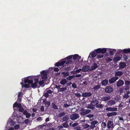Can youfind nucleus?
<instances>
[{"mask_svg":"<svg viewBox=\"0 0 130 130\" xmlns=\"http://www.w3.org/2000/svg\"><path fill=\"white\" fill-rule=\"evenodd\" d=\"M31 84V87L33 89H35L36 88H38L37 86V84L35 83H32Z\"/></svg>","mask_w":130,"mask_h":130,"instance_id":"obj_29","label":"nucleus"},{"mask_svg":"<svg viewBox=\"0 0 130 130\" xmlns=\"http://www.w3.org/2000/svg\"><path fill=\"white\" fill-rule=\"evenodd\" d=\"M72 86L74 89L76 88H77L76 85L75 83H74L72 84Z\"/></svg>","mask_w":130,"mask_h":130,"instance_id":"obj_55","label":"nucleus"},{"mask_svg":"<svg viewBox=\"0 0 130 130\" xmlns=\"http://www.w3.org/2000/svg\"><path fill=\"white\" fill-rule=\"evenodd\" d=\"M69 119V117L68 116L66 115L63 117L62 120L63 121H65L68 120Z\"/></svg>","mask_w":130,"mask_h":130,"instance_id":"obj_31","label":"nucleus"},{"mask_svg":"<svg viewBox=\"0 0 130 130\" xmlns=\"http://www.w3.org/2000/svg\"><path fill=\"white\" fill-rule=\"evenodd\" d=\"M44 80L43 79L39 82L38 83L39 84L40 86L43 85L44 82Z\"/></svg>","mask_w":130,"mask_h":130,"instance_id":"obj_46","label":"nucleus"},{"mask_svg":"<svg viewBox=\"0 0 130 130\" xmlns=\"http://www.w3.org/2000/svg\"><path fill=\"white\" fill-rule=\"evenodd\" d=\"M123 52L124 53H128L130 52V48L124 49L123 50Z\"/></svg>","mask_w":130,"mask_h":130,"instance_id":"obj_39","label":"nucleus"},{"mask_svg":"<svg viewBox=\"0 0 130 130\" xmlns=\"http://www.w3.org/2000/svg\"><path fill=\"white\" fill-rule=\"evenodd\" d=\"M65 114V112H62L60 113L58 115V117H61L64 116Z\"/></svg>","mask_w":130,"mask_h":130,"instance_id":"obj_40","label":"nucleus"},{"mask_svg":"<svg viewBox=\"0 0 130 130\" xmlns=\"http://www.w3.org/2000/svg\"><path fill=\"white\" fill-rule=\"evenodd\" d=\"M123 74V73L121 71H118L116 72L115 73V77H116L117 76H121Z\"/></svg>","mask_w":130,"mask_h":130,"instance_id":"obj_23","label":"nucleus"},{"mask_svg":"<svg viewBox=\"0 0 130 130\" xmlns=\"http://www.w3.org/2000/svg\"><path fill=\"white\" fill-rule=\"evenodd\" d=\"M55 88L57 89L58 92H61L63 93L64 92L67 90V87H62V86L61 85H55Z\"/></svg>","mask_w":130,"mask_h":130,"instance_id":"obj_2","label":"nucleus"},{"mask_svg":"<svg viewBox=\"0 0 130 130\" xmlns=\"http://www.w3.org/2000/svg\"><path fill=\"white\" fill-rule=\"evenodd\" d=\"M101 88V85H97L95 86L93 88V89L94 91H97L99 89Z\"/></svg>","mask_w":130,"mask_h":130,"instance_id":"obj_26","label":"nucleus"},{"mask_svg":"<svg viewBox=\"0 0 130 130\" xmlns=\"http://www.w3.org/2000/svg\"><path fill=\"white\" fill-rule=\"evenodd\" d=\"M34 80H35V83L38 84V83H39L38 78H36V76H34Z\"/></svg>","mask_w":130,"mask_h":130,"instance_id":"obj_45","label":"nucleus"},{"mask_svg":"<svg viewBox=\"0 0 130 130\" xmlns=\"http://www.w3.org/2000/svg\"><path fill=\"white\" fill-rule=\"evenodd\" d=\"M79 114L75 113L71 115L70 117V118L73 121L79 118Z\"/></svg>","mask_w":130,"mask_h":130,"instance_id":"obj_6","label":"nucleus"},{"mask_svg":"<svg viewBox=\"0 0 130 130\" xmlns=\"http://www.w3.org/2000/svg\"><path fill=\"white\" fill-rule=\"evenodd\" d=\"M52 105L53 106V107L55 109H58V107L56 105V103H52Z\"/></svg>","mask_w":130,"mask_h":130,"instance_id":"obj_38","label":"nucleus"},{"mask_svg":"<svg viewBox=\"0 0 130 130\" xmlns=\"http://www.w3.org/2000/svg\"><path fill=\"white\" fill-rule=\"evenodd\" d=\"M91 104H90L88 105L87 107V108H88L93 109L94 108V107L93 106H92Z\"/></svg>","mask_w":130,"mask_h":130,"instance_id":"obj_42","label":"nucleus"},{"mask_svg":"<svg viewBox=\"0 0 130 130\" xmlns=\"http://www.w3.org/2000/svg\"><path fill=\"white\" fill-rule=\"evenodd\" d=\"M96 107L97 108H103V105L101 104H97L96 105Z\"/></svg>","mask_w":130,"mask_h":130,"instance_id":"obj_35","label":"nucleus"},{"mask_svg":"<svg viewBox=\"0 0 130 130\" xmlns=\"http://www.w3.org/2000/svg\"><path fill=\"white\" fill-rule=\"evenodd\" d=\"M119 54H121L123 52V50H119L117 52Z\"/></svg>","mask_w":130,"mask_h":130,"instance_id":"obj_62","label":"nucleus"},{"mask_svg":"<svg viewBox=\"0 0 130 130\" xmlns=\"http://www.w3.org/2000/svg\"><path fill=\"white\" fill-rule=\"evenodd\" d=\"M105 61L107 62H108L111 61H112V59H111L109 57H108L107 58H106L105 60Z\"/></svg>","mask_w":130,"mask_h":130,"instance_id":"obj_53","label":"nucleus"},{"mask_svg":"<svg viewBox=\"0 0 130 130\" xmlns=\"http://www.w3.org/2000/svg\"><path fill=\"white\" fill-rule=\"evenodd\" d=\"M98 123V122L95 120H94L91 122V124L92 125H93V127L94 126L95 127V125L96 124Z\"/></svg>","mask_w":130,"mask_h":130,"instance_id":"obj_36","label":"nucleus"},{"mask_svg":"<svg viewBox=\"0 0 130 130\" xmlns=\"http://www.w3.org/2000/svg\"><path fill=\"white\" fill-rule=\"evenodd\" d=\"M62 125L64 128H68L69 126L67 122H65L63 123L62 124Z\"/></svg>","mask_w":130,"mask_h":130,"instance_id":"obj_37","label":"nucleus"},{"mask_svg":"<svg viewBox=\"0 0 130 130\" xmlns=\"http://www.w3.org/2000/svg\"><path fill=\"white\" fill-rule=\"evenodd\" d=\"M90 126L88 124H85L83 125V127L84 128H86L89 127Z\"/></svg>","mask_w":130,"mask_h":130,"instance_id":"obj_52","label":"nucleus"},{"mask_svg":"<svg viewBox=\"0 0 130 130\" xmlns=\"http://www.w3.org/2000/svg\"><path fill=\"white\" fill-rule=\"evenodd\" d=\"M122 58L123 60L126 61L128 57L126 55H124Z\"/></svg>","mask_w":130,"mask_h":130,"instance_id":"obj_47","label":"nucleus"},{"mask_svg":"<svg viewBox=\"0 0 130 130\" xmlns=\"http://www.w3.org/2000/svg\"><path fill=\"white\" fill-rule=\"evenodd\" d=\"M42 78L44 80H46L47 78V73L45 71H43L41 72Z\"/></svg>","mask_w":130,"mask_h":130,"instance_id":"obj_7","label":"nucleus"},{"mask_svg":"<svg viewBox=\"0 0 130 130\" xmlns=\"http://www.w3.org/2000/svg\"><path fill=\"white\" fill-rule=\"evenodd\" d=\"M67 80L65 79H61L60 81V83L62 85H64L67 84L68 82Z\"/></svg>","mask_w":130,"mask_h":130,"instance_id":"obj_19","label":"nucleus"},{"mask_svg":"<svg viewBox=\"0 0 130 130\" xmlns=\"http://www.w3.org/2000/svg\"><path fill=\"white\" fill-rule=\"evenodd\" d=\"M121 58V57L119 56L115 57L113 59V60L115 62H117L118 61L120 60Z\"/></svg>","mask_w":130,"mask_h":130,"instance_id":"obj_24","label":"nucleus"},{"mask_svg":"<svg viewBox=\"0 0 130 130\" xmlns=\"http://www.w3.org/2000/svg\"><path fill=\"white\" fill-rule=\"evenodd\" d=\"M80 114L83 116H85L90 113L91 111L90 109H85L83 108L80 109Z\"/></svg>","mask_w":130,"mask_h":130,"instance_id":"obj_4","label":"nucleus"},{"mask_svg":"<svg viewBox=\"0 0 130 130\" xmlns=\"http://www.w3.org/2000/svg\"><path fill=\"white\" fill-rule=\"evenodd\" d=\"M93 116L94 115L92 114H89L86 116V117H88L90 119L91 118L93 117Z\"/></svg>","mask_w":130,"mask_h":130,"instance_id":"obj_50","label":"nucleus"},{"mask_svg":"<svg viewBox=\"0 0 130 130\" xmlns=\"http://www.w3.org/2000/svg\"><path fill=\"white\" fill-rule=\"evenodd\" d=\"M46 92L44 93L43 95H44L45 97L47 98L49 96V95Z\"/></svg>","mask_w":130,"mask_h":130,"instance_id":"obj_58","label":"nucleus"},{"mask_svg":"<svg viewBox=\"0 0 130 130\" xmlns=\"http://www.w3.org/2000/svg\"><path fill=\"white\" fill-rule=\"evenodd\" d=\"M73 57V55H71L67 57H66V58H64L63 59V60L64 61H65L66 62V60H68V61L69 60H70V59H71Z\"/></svg>","mask_w":130,"mask_h":130,"instance_id":"obj_28","label":"nucleus"},{"mask_svg":"<svg viewBox=\"0 0 130 130\" xmlns=\"http://www.w3.org/2000/svg\"><path fill=\"white\" fill-rule=\"evenodd\" d=\"M89 66L87 65L83 67L82 71L83 72H86L89 70Z\"/></svg>","mask_w":130,"mask_h":130,"instance_id":"obj_18","label":"nucleus"},{"mask_svg":"<svg viewBox=\"0 0 130 130\" xmlns=\"http://www.w3.org/2000/svg\"><path fill=\"white\" fill-rule=\"evenodd\" d=\"M74 95L75 96L78 97H80L81 96L80 94L78 92L75 93Z\"/></svg>","mask_w":130,"mask_h":130,"instance_id":"obj_49","label":"nucleus"},{"mask_svg":"<svg viewBox=\"0 0 130 130\" xmlns=\"http://www.w3.org/2000/svg\"><path fill=\"white\" fill-rule=\"evenodd\" d=\"M20 125L19 124H17L14 126V128L15 129H17L19 128Z\"/></svg>","mask_w":130,"mask_h":130,"instance_id":"obj_61","label":"nucleus"},{"mask_svg":"<svg viewBox=\"0 0 130 130\" xmlns=\"http://www.w3.org/2000/svg\"><path fill=\"white\" fill-rule=\"evenodd\" d=\"M100 53L102 54H104L106 53L107 51V49L105 48H100Z\"/></svg>","mask_w":130,"mask_h":130,"instance_id":"obj_30","label":"nucleus"},{"mask_svg":"<svg viewBox=\"0 0 130 130\" xmlns=\"http://www.w3.org/2000/svg\"><path fill=\"white\" fill-rule=\"evenodd\" d=\"M124 84V82L123 80L122 79H119L117 84V86L118 87H119L123 85Z\"/></svg>","mask_w":130,"mask_h":130,"instance_id":"obj_13","label":"nucleus"},{"mask_svg":"<svg viewBox=\"0 0 130 130\" xmlns=\"http://www.w3.org/2000/svg\"><path fill=\"white\" fill-rule=\"evenodd\" d=\"M34 79V76H30L27 77L24 81L25 83H28V84H31L33 82Z\"/></svg>","mask_w":130,"mask_h":130,"instance_id":"obj_3","label":"nucleus"},{"mask_svg":"<svg viewBox=\"0 0 130 130\" xmlns=\"http://www.w3.org/2000/svg\"><path fill=\"white\" fill-rule=\"evenodd\" d=\"M117 108H113L111 107H107L106 109V111H114L117 110Z\"/></svg>","mask_w":130,"mask_h":130,"instance_id":"obj_12","label":"nucleus"},{"mask_svg":"<svg viewBox=\"0 0 130 130\" xmlns=\"http://www.w3.org/2000/svg\"><path fill=\"white\" fill-rule=\"evenodd\" d=\"M61 74L62 75H63V77H67L69 75V73L68 72L64 71L62 72Z\"/></svg>","mask_w":130,"mask_h":130,"instance_id":"obj_22","label":"nucleus"},{"mask_svg":"<svg viewBox=\"0 0 130 130\" xmlns=\"http://www.w3.org/2000/svg\"><path fill=\"white\" fill-rule=\"evenodd\" d=\"M68 76V77H67L66 78V79L68 80H70L74 77H75V75H72L70 76Z\"/></svg>","mask_w":130,"mask_h":130,"instance_id":"obj_33","label":"nucleus"},{"mask_svg":"<svg viewBox=\"0 0 130 130\" xmlns=\"http://www.w3.org/2000/svg\"><path fill=\"white\" fill-rule=\"evenodd\" d=\"M115 103L116 102L115 101L113 100L109 101L107 102L108 105L109 106H111L112 105L115 104Z\"/></svg>","mask_w":130,"mask_h":130,"instance_id":"obj_20","label":"nucleus"},{"mask_svg":"<svg viewBox=\"0 0 130 130\" xmlns=\"http://www.w3.org/2000/svg\"><path fill=\"white\" fill-rule=\"evenodd\" d=\"M92 95V93L90 92H86L83 93L82 95L83 97H90Z\"/></svg>","mask_w":130,"mask_h":130,"instance_id":"obj_14","label":"nucleus"},{"mask_svg":"<svg viewBox=\"0 0 130 130\" xmlns=\"http://www.w3.org/2000/svg\"><path fill=\"white\" fill-rule=\"evenodd\" d=\"M125 84L126 85L129 86L130 85V81L128 80H125Z\"/></svg>","mask_w":130,"mask_h":130,"instance_id":"obj_41","label":"nucleus"},{"mask_svg":"<svg viewBox=\"0 0 130 130\" xmlns=\"http://www.w3.org/2000/svg\"><path fill=\"white\" fill-rule=\"evenodd\" d=\"M96 53H100V48L97 49L95 50Z\"/></svg>","mask_w":130,"mask_h":130,"instance_id":"obj_54","label":"nucleus"},{"mask_svg":"<svg viewBox=\"0 0 130 130\" xmlns=\"http://www.w3.org/2000/svg\"><path fill=\"white\" fill-rule=\"evenodd\" d=\"M119 79L118 77H115L111 78L109 79V82L110 84H112L115 82Z\"/></svg>","mask_w":130,"mask_h":130,"instance_id":"obj_10","label":"nucleus"},{"mask_svg":"<svg viewBox=\"0 0 130 130\" xmlns=\"http://www.w3.org/2000/svg\"><path fill=\"white\" fill-rule=\"evenodd\" d=\"M130 93L129 91H127L126 92V93H125L124 94L123 96V97L124 98L127 99L129 97V94Z\"/></svg>","mask_w":130,"mask_h":130,"instance_id":"obj_27","label":"nucleus"},{"mask_svg":"<svg viewBox=\"0 0 130 130\" xmlns=\"http://www.w3.org/2000/svg\"><path fill=\"white\" fill-rule=\"evenodd\" d=\"M73 63V61L72 60H69L66 62V64H67V67L66 66L65 68H63L64 70L67 71V72L70 71L71 68H72V67L70 65L71 64Z\"/></svg>","mask_w":130,"mask_h":130,"instance_id":"obj_1","label":"nucleus"},{"mask_svg":"<svg viewBox=\"0 0 130 130\" xmlns=\"http://www.w3.org/2000/svg\"><path fill=\"white\" fill-rule=\"evenodd\" d=\"M24 110V109L23 108H22V107H21L19 108V111L20 112H23Z\"/></svg>","mask_w":130,"mask_h":130,"instance_id":"obj_57","label":"nucleus"},{"mask_svg":"<svg viewBox=\"0 0 130 130\" xmlns=\"http://www.w3.org/2000/svg\"><path fill=\"white\" fill-rule=\"evenodd\" d=\"M78 124V123H74L72 125V126L73 127H77Z\"/></svg>","mask_w":130,"mask_h":130,"instance_id":"obj_60","label":"nucleus"},{"mask_svg":"<svg viewBox=\"0 0 130 130\" xmlns=\"http://www.w3.org/2000/svg\"><path fill=\"white\" fill-rule=\"evenodd\" d=\"M111 98L110 95H108L106 96H103V97L101 98V101L106 102L110 100Z\"/></svg>","mask_w":130,"mask_h":130,"instance_id":"obj_8","label":"nucleus"},{"mask_svg":"<svg viewBox=\"0 0 130 130\" xmlns=\"http://www.w3.org/2000/svg\"><path fill=\"white\" fill-rule=\"evenodd\" d=\"M101 126L102 127H103V128H105L106 127V124L105 122H103L101 124Z\"/></svg>","mask_w":130,"mask_h":130,"instance_id":"obj_44","label":"nucleus"},{"mask_svg":"<svg viewBox=\"0 0 130 130\" xmlns=\"http://www.w3.org/2000/svg\"><path fill=\"white\" fill-rule=\"evenodd\" d=\"M97 54L96 53L95 51V50L92 52L91 53V57L92 58L94 57H95L97 55Z\"/></svg>","mask_w":130,"mask_h":130,"instance_id":"obj_32","label":"nucleus"},{"mask_svg":"<svg viewBox=\"0 0 130 130\" xmlns=\"http://www.w3.org/2000/svg\"><path fill=\"white\" fill-rule=\"evenodd\" d=\"M79 56L78 54H75L74 56L73 55V59L74 60H75Z\"/></svg>","mask_w":130,"mask_h":130,"instance_id":"obj_48","label":"nucleus"},{"mask_svg":"<svg viewBox=\"0 0 130 130\" xmlns=\"http://www.w3.org/2000/svg\"><path fill=\"white\" fill-rule=\"evenodd\" d=\"M30 85L29 84H25L24 85V87L25 88H28L29 87Z\"/></svg>","mask_w":130,"mask_h":130,"instance_id":"obj_63","label":"nucleus"},{"mask_svg":"<svg viewBox=\"0 0 130 130\" xmlns=\"http://www.w3.org/2000/svg\"><path fill=\"white\" fill-rule=\"evenodd\" d=\"M74 129L76 130H84L83 128L80 126H77Z\"/></svg>","mask_w":130,"mask_h":130,"instance_id":"obj_43","label":"nucleus"},{"mask_svg":"<svg viewBox=\"0 0 130 130\" xmlns=\"http://www.w3.org/2000/svg\"><path fill=\"white\" fill-rule=\"evenodd\" d=\"M108 80L105 79L102 81L101 82V84L102 86H106L108 84Z\"/></svg>","mask_w":130,"mask_h":130,"instance_id":"obj_16","label":"nucleus"},{"mask_svg":"<svg viewBox=\"0 0 130 130\" xmlns=\"http://www.w3.org/2000/svg\"><path fill=\"white\" fill-rule=\"evenodd\" d=\"M119 68L120 69H122L126 66V64L122 62H121L119 64Z\"/></svg>","mask_w":130,"mask_h":130,"instance_id":"obj_17","label":"nucleus"},{"mask_svg":"<svg viewBox=\"0 0 130 130\" xmlns=\"http://www.w3.org/2000/svg\"><path fill=\"white\" fill-rule=\"evenodd\" d=\"M66 63L65 61L63 60V59L61 60L60 61H59L56 62L55 64V66L58 67L59 66H63V64Z\"/></svg>","mask_w":130,"mask_h":130,"instance_id":"obj_9","label":"nucleus"},{"mask_svg":"<svg viewBox=\"0 0 130 130\" xmlns=\"http://www.w3.org/2000/svg\"><path fill=\"white\" fill-rule=\"evenodd\" d=\"M99 103V102L97 100L95 99L92 101L91 104L92 106H95V105H96L97 104H98Z\"/></svg>","mask_w":130,"mask_h":130,"instance_id":"obj_21","label":"nucleus"},{"mask_svg":"<svg viewBox=\"0 0 130 130\" xmlns=\"http://www.w3.org/2000/svg\"><path fill=\"white\" fill-rule=\"evenodd\" d=\"M43 102L45 105L46 107L47 108L49 107L51 104L50 102L48 101H47V100L46 99H44L43 100Z\"/></svg>","mask_w":130,"mask_h":130,"instance_id":"obj_15","label":"nucleus"},{"mask_svg":"<svg viewBox=\"0 0 130 130\" xmlns=\"http://www.w3.org/2000/svg\"><path fill=\"white\" fill-rule=\"evenodd\" d=\"M47 89H46V90H47V92L48 94H51L52 92V90L50 89H48L47 90Z\"/></svg>","mask_w":130,"mask_h":130,"instance_id":"obj_59","label":"nucleus"},{"mask_svg":"<svg viewBox=\"0 0 130 130\" xmlns=\"http://www.w3.org/2000/svg\"><path fill=\"white\" fill-rule=\"evenodd\" d=\"M107 127L108 128H113L114 126L112 121H109L108 122L107 124Z\"/></svg>","mask_w":130,"mask_h":130,"instance_id":"obj_11","label":"nucleus"},{"mask_svg":"<svg viewBox=\"0 0 130 130\" xmlns=\"http://www.w3.org/2000/svg\"><path fill=\"white\" fill-rule=\"evenodd\" d=\"M117 114V113L116 112H112L107 113V115L108 117H109L112 116L116 115Z\"/></svg>","mask_w":130,"mask_h":130,"instance_id":"obj_25","label":"nucleus"},{"mask_svg":"<svg viewBox=\"0 0 130 130\" xmlns=\"http://www.w3.org/2000/svg\"><path fill=\"white\" fill-rule=\"evenodd\" d=\"M31 115V114L30 113H28L26 115V117L27 118H29Z\"/></svg>","mask_w":130,"mask_h":130,"instance_id":"obj_56","label":"nucleus"},{"mask_svg":"<svg viewBox=\"0 0 130 130\" xmlns=\"http://www.w3.org/2000/svg\"><path fill=\"white\" fill-rule=\"evenodd\" d=\"M30 120L28 119H26L24 121L25 123L26 124H28L29 123Z\"/></svg>","mask_w":130,"mask_h":130,"instance_id":"obj_64","label":"nucleus"},{"mask_svg":"<svg viewBox=\"0 0 130 130\" xmlns=\"http://www.w3.org/2000/svg\"><path fill=\"white\" fill-rule=\"evenodd\" d=\"M115 49H110L109 50V53L111 55H113L114 54V52L116 51Z\"/></svg>","mask_w":130,"mask_h":130,"instance_id":"obj_34","label":"nucleus"},{"mask_svg":"<svg viewBox=\"0 0 130 130\" xmlns=\"http://www.w3.org/2000/svg\"><path fill=\"white\" fill-rule=\"evenodd\" d=\"M98 58H101L103 57V55L102 54H98L97 56Z\"/></svg>","mask_w":130,"mask_h":130,"instance_id":"obj_51","label":"nucleus"},{"mask_svg":"<svg viewBox=\"0 0 130 130\" xmlns=\"http://www.w3.org/2000/svg\"><path fill=\"white\" fill-rule=\"evenodd\" d=\"M105 92L110 93L112 92L113 91V88L110 86H106L104 89Z\"/></svg>","mask_w":130,"mask_h":130,"instance_id":"obj_5","label":"nucleus"}]
</instances>
